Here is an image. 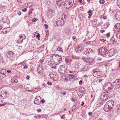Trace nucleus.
<instances>
[{
	"mask_svg": "<svg viewBox=\"0 0 120 120\" xmlns=\"http://www.w3.org/2000/svg\"><path fill=\"white\" fill-rule=\"evenodd\" d=\"M114 104V102L112 100H110L108 101L105 105L104 107V110L105 112L109 111L110 109L113 107Z\"/></svg>",
	"mask_w": 120,
	"mask_h": 120,
	"instance_id": "1",
	"label": "nucleus"
},
{
	"mask_svg": "<svg viewBox=\"0 0 120 120\" xmlns=\"http://www.w3.org/2000/svg\"><path fill=\"white\" fill-rule=\"evenodd\" d=\"M74 2V0H66L64 3V5L66 9H68L72 6Z\"/></svg>",
	"mask_w": 120,
	"mask_h": 120,
	"instance_id": "2",
	"label": "nucleus"
},
{
	"mask_svg": "<svg viewBox=\"0 0 120 120\" xmlns=\"http://www.w3.org/2000/svg\"><path fill=\"white\" fill-rule=\"evenodd\" d=\"M99 54L103 57L106 55V52L107 50L105 48L102 47L98 49Z\"/></svg>",
	"mask_w": 120,
	"mask_h": 120,
	"instance_id": "3",
	"label": "nucleus"
},
{
	"mask_svg": "<svg viewBox=\"0 0 120 120\" xmlns=\"http://www.w3.org/2000/svg\"><path fill=\"white\" fill-rule=\"evenodd\" d=\"M110 94L107 92H103L100 95V98L102 100L104 101L110 97Z\"/></svg>",
	"mask_w": 120,
	"mask_h": 120,
	"instance_id": "4",
	"label": "nucleus"
},
{
	"mask_svg": "<svg viewBox=\"0 0 120 120\" xmlns=\"http://www.w3.org/2000/svg\"><path fill=\"white\" fill-rule=\"evenodd\" d=\"M112 88V84L109 82L106 83L104 85L103 88L105 91H108L110 90Z\"/></svg>",
	"mask_w": 120,
	"mask_h": 120,
	"instance_id": "5",
	"label": "nucleus"
},
{
	"mask_svg": "<svg viewBox=\"0 0 120 120\" xmlns=\"http://www.w3.org/2000/svg\"><path fill=\"white\" fill-rule=\"evenodd\" d=\"M114 88L118 89L120 87V79H116L113 83Z\"/></svg>",
	"mask_w": 120,
	"mask_h": 120,
	"instance_id": "6",
	"label": "nucleus"
},
{
	"mask_svg": "<svg viewBox=\"0 0 120 120\" xmlns=\"http://www.w3.org/2000/svg\"><path fill=\"white\" fill-rule=\"evenodd\" d=\"M56 24L58 26H63L65 23V21L62 19H58L56 20Z\"/></svg>",
	"mask_w": 120,
	"mask_h": 120,
	"instance_id": "7",
	"label": "nucleus"
},
{
	"mask_svg": "<svg viewBox=\"0 0 120 120\" xmlns=\"http://www.w3.org/2000/svg\"><path fill=\"white\" fill-rule=\"evenodd\" d=\"M65 66L64 65H61L60 66L58 69V71L60 74H63L65 71Z\"/></svg>",
	"mask_w": 120,
	"mask_h": 120,
	"instance_id": "8",
	"label": "nucleus"
},
{
	"mask_svg": "<svg viewBox=\"0 0 120 120\" xmlns=\"http://www.w3.org/2000/svg\"><path fill=\"white\" fill-rule=\"evenodd\" d=\"M115 51L114 49H110L108 52L107 54L110 57H111L114 55Z\"/></svg>",
	"mask_w": 120,
	"mask_h": 120,
	"instance_id": "9",
	"label": "nucleus"
},
{
	"mask_svg": "<svg viewBox=\"0 0 120 120\" xmlns=\"http://www.w3.org/2000/svg\"><path fill=\"white\" fill-rule=\"evenodd\" d=\"M7 93L6 92H5L4 91H2L0 93V96L1 97V98L2 99H4L7 97Z\"/></svg>",
	"mask_w": 120,
	"mask_h": 120,
	"instance_id": "10",
	"label": "nucleus"
},
{
	"mask_svg": "<svg viewBox=\"0 0 120 120\" xmlns=\"http://www.w3.org/2000/svg\"><path fill=\"white\" fill-rule=\"evenodd\" d=\"M39 98L41 99V98L39 96H37L36 97L34 101V103L35 104L39 105L41 103V101H39L38 99Z\"/></svg>",
	"mask_w": 120,
	"mask_h": 120,
	"instance_id": "11",
	"label": "nucleus"
},
{
	"mask_svg": "<svg viewBox=\"0 0 120 120\" xmlns=\"http://www.w3.org/2000/svg\"><path fill=\"white\" fill-rule=\"evenodd\" d=\"M43 69L41 65H39L37 69V71L38 73L40 74H42L43 73Z\"/></svg>",
	"mask_w": 120,
	"mask_h": 120,
	"instance_id": "12",
	"label": "nucleus"
},
{
	"mask_svg": "<svg viewBox=\"0 0 120 120\" xmlns=\"http://www.w3.org/2000/svg\"><path fill=\"white\" fill-rule=\"evenodd\" d=\"M101 71H98L97 72H95L94 73H93V74L94 76L96 77H99L101 75Z\"/></svg>",
	"mask_w": 120,
	"mask_h": 120,
	"instance_id": "13",
	"label": "nucleus"
},
{
	"mask_svg": "<svg viewBox=\"0 0 120 120\" xmlns=\"http://www.w3.org/2000/svg\"><path fill=\"white\" fill-rule=\"evenodd\" d=\"M64 1V0H57V4L58 6H60L63 4Z\"/></svg>",
	"mask_w": 120,
	"mask_h": 120,
	"instance_id": "14",
	"label": "nucleus"
},
{
	"mask_svg": "<svg viewBox=\"0 0 120 120\" xmlns=\"http://www.w3.org/2000/svg\"><path fill=\"white\" fill-rule=\"evenodd\" d=\"M115 17L117 20L120 21V11H118L116 12Z\"/></svg>",
	"mask_w": 120,
	"mask_h": 120,
	"instance_id": "15",
	"label": "nucleus"
},
{
	"mask_svg": "<svg viewBox=\"0 0 120 120\" xmlns=\"http://www.w3.org/2000/svg\"><path fill=\"white\" fill-rule=\"evenodd\" d=\"M64 32L66 34H69L70 33L71 29L70 28L68 27H65L64 29Z\"/></svg>",
	"mask_w": 120,
	"mask_h": 120,
	"instance_id": "16",
	"label": "nucleus"
},
{
	"mask_svg": "<svg viewBox=\"0 0 120 120\" xmlns=\"http://www.w3.org/2000/svg\"><path fill=\"white\" fill-rule=\"evenodd\" d=\"M13 52L11 51L8 52L6 54V56L8 58H10L11 56L13 55Z\"/></svg>",
	"mask_w": 120,
	"mask_h": 120,
	"instance_id": "17",
	"label": "nucleus"
},
{
	"mask_svg": "<svg viewBox=\"0 0 120 120\" xmlns=\"http://www.w3.org/2000/svg\"><path fill=\"white\" fill-rule=\"evenodd\" d=\"M86 53H92L94 52V51L93 49L91 48H88L86 49Z\"/></svg>",
	"mask_w": 120,
	"mask_h": 120,
	"instance_id": "18",
	"label": "nucleus"
},
{
	"mask_svg": "<svg viewBox=\"0 0 120 120\" xmlns=\"http://www.w3.org/2000/svg\"><path fill=\"white\" fill-rule=\"evenodd\" d=\"M56 56L57 57V60L58 61L59 63H60L61 62L62 60L61 56H59L58 54H56Z\"/></svg>",
	"mask_w": 120,
	"mask_h": 120,
	"instance_id": "19",
	"label": "nucleus"
},
{
	"mask_svg": "<svg viewBox=\"0 0 120 120\" xmlns=\"http://www.w3.org/2000/svg\"><path fill=\"white\" fill-rule=\"evenodd\" d=\"M6 70L5 69H2L0 71V73L1 74L3 75V76L4 78L5 77L6 75H5L6 73Z\"/></svg>",
	"mask_w": 120,
	"mask_h": 120,
	"instance_id": "20",
	"label": "nucleus"
},
{
	"mask_svg": "<svg viewBox=\"0 0 120 120\" xmlns=\"http://www.w3.org/2000/svg\"><path fill=\"white\" fill-rule=\"evenodd\" d=\"M89 68L88 65L87 64L82 69V70L83 71H85L88 70Z\"/></svg>",
	"mask_w": 120,
	"mask_h": 120,
	"instance_id": "21",
	"label": "nucleus"
},
{
	"mask_svg": "<svg viewBox=\"0 0 120 120\" xmlns=\"http://www.w3.org/2000/svg\"><path fill=\"white\" fill-rule=\"evenodd\" d=\"M83 47L81 46H78L77 48V51L79 52L82 51L83 50Z\"/></svg>",
	"mask_w": 120,
	"mask_h": 120,
	"instance_id": "22",
	"label": "nucleus"
},
{
	"mask_svg": "<svg viewBox=\"0 0 120 120\" xmlns=\"http://www.w3.org/2000/svg\"><path fill=\"white\" fill-rule=\"evenodd\" d=\"M7 28H4L2 29L1 30V31H0V33H4V34H6L7 33Z\"/></svg>",
	"mask_w": 120,
	"mask_h": 120,
	"instance_id": "23",
	"label": "nucleus"
},
{
	"mask_svg": "<svg viewBox=\"0 0 120 120\" xmlns=\"http://www.w3.org/2000/svg\"><path fill=\"white\" fill-rule=\"evenodd\" d=\"M114 27L115 28L117 29H120V23H117L115 25Z\"/></svg>",
	"mask_w": 120,
	"mask_h": 120,
	"instance_id": "24",
	"label": "nucleus"
},
{
	"mask_svg": "<svg viewBox=\"0 0 120 120\" xmlns=\"http://www.w3.org/2000/svg\"><path fill=\"white\" fill-rule=\"evenodd\" d=\"M79 92L85 93V89L83 87L80 88L79 89Z\"/></svg>",
	"mask_w": 120,
	"mask_h": 120,
	"instance_id": "25",
	"label": "nucleus"
},
{
	"mask_svg": "<svg viewBox=\"0 0 120 120\" xmlns=\"http://www.w3.org/2000/svg\"><path fill=\"white\" fill-rule=\"evenodd\" d=\"M20 38L22 39L23 40H24L26 38V37L25 35L24 34H21L19 36Z\"/></svg>",
	"mask_w": 120,
	"mask_h": 120,
	"instance_id": "26",
	"label": "nucleus"
},
{
	"mask_svg": "<svg viewBox=\"0 0 120 120\" xmlns=\"http://www.w3.org/2000/svg\"><path fill=\"white\" fill-rule=\"evenodd\" d=\"M78 95L79 97L81 98L85 94V93H83L82 92H78Z\"/></svg>",
	"mask_w": 120,
	"mask_h": 120,
	"instance_id": "27",
	"label": "nucleus"
},
{
	"mask_svg": "<svg viewBox=\"0 0 120 120\" xmlns=\"http://www.w3.org/2000/svg\"><path fill=\"white\" fill-rule=\"evenodd\" d=\"M44 47V46L43 45H42L41 47L38 48V49L39 50H40V52H41L43 50V49Z\"/></svg>",
	"mask_w": 120,
	"mask_h": 120,
	"instance_id": "28",
	"label": "nucleus"
},
{
	"mask_svg": "<svg viewBox=\"0 0 120 120\" xmlns=\"http://www.w3.org/2000/svg\"><path fill=\"white\" fill-rule=\"evenodd\" d=\"M23 40L22 39L19 38V39L17 41V42L19 44L21 43L22 42Z\"/></svg>",
	"mask_w": 120,
	"mask_h": 120,
	"instance_id": "29",
	"label": "nucleus"
},
{
	"mask_svg": "<svg viewBox=\"0 0 120 120\" xmlns=\"http://www.w3.org/2000/svg\"><path fill=\"white\" fill-rule=\"evenodd\" d=\"M57 50L58 51L61 52H63L62 49L60 47H58L57 48Z\"/></svg>",
	"mask_w": 120,
	"mask_h": 120,
	"instance_id": "30",
	"label": "nucleus"
},
{
	"mask_svg": "<svg viewBox=\"0 0 120 120\" xmlns=\"http://www.w3.org/2000/svg\"><path fill=\"white\" fill-rule=\"evenodd\" d=\"M88 58H86L84 57H82V59L83 60L86 62H88Z\"/></svg>",
	"mask_w": 120,
	"mask_h": 120,
	"instance_id": "31",
	"label": "nucleus"
},
{
	"mask_svg": "<svg viewBox=\"0 0 120 120\" xmlns=\"http://www.w3.org/2000/svg\"><path fill=\"white\" fill-rule=\"evenodd\" d=\"M74 65L75 68H78L79 67L78 65L76 62H75Z\"/></svg>",
	"mask_w": 120,
	"mask_h": 120,
	"instance_id": "32",
	"label": "nucleus"
},
{
	"mask_svg": "<svg viewBox=\"0 0 120 120\" xmlns=\"http://www.w3.org/2000/svg\"><path fill=\"white\" fill-rule=\"evenodd\" d=\"M117 4L118 7L120 8V0H117Z\"/></svg>",
	"mask_w": 120,
	"mask_h": 120,
	"instance_id": "33",
	"label": "nucleus"
},
{
	"mask_svg": "<svg viewBox=\"0 0 120 120\" xmlns=\"http://www.w3.org/2000/svg\"><path fill=\"white\" fill-rule=\"evenodd\" d=\"M116 108L118 110V112L120 111V104L116 106Z\"/></svg>",
	"mask_w": 120,
	"mask_h": 120,
	"instance_id": "34",
	"label": "nucleus"
},
{
	"mask_svg": "<svg viewBox=\"0 0 120 120\" xmlns=\"http://www.w3.org/2000/svg\"><path fill=\"white\" fill-rule=\"evenodd\" d=\"M110 41L111 42H116V41H115V39H114V37H112V38H111V39L110 40Z\"/></svg>",
	"mask_w": 120,
	"mask_h": 120,
	"instance_id": "35",
	"label": "nucleus"
},
{
	"mask_svg": "<svg viewBox=\"0 0 120 120\" xmlns=\"http://www.w3.org/2000/svg\"><path fill=\"white\" fill-rule=\"evenodd\" d=\"M38 20V19L37 18H33L32 20V22H35L37 21Z\"/></svg>",
	"mask_w": 120,
	"mask_h": 120,
	"instance_id": "36",
	"label": "nucleus"
},
{
	"mask_svg": "<svg viewBox=\"0 0 120 120\" xmlns=\"http://www.w3.org/2000/svg\"><path fill=\"white\" fill-rule=\"evenodd\" d=\"M104 1L103 0H100L99 2L101 4H104Z\"/></svg>",
	"mask_w": 120,
	"mask_h": 120,
	"instance_id": "37",
	"label": "nucleus"
},
{
	"mask_svg": "<svg viewBox=\"0 0 120 120\" xmlns=\"http://www.w3.org/2000/svg\"><path fill=\"white\" fill-rule=\"evenodd\" d=\"M5 7L4 6H0V8L1 10H3L5 9Z\"/></svg>",
	"mask_w": 120,
	"mask_h": 120,
	"instance_id": "38",
	"label": "nucleus"
},
{
	"mask_svg": "<svg viewBox=\"0 0 120 120\" xmlns=\"http://www.w3.org/2000/svg\"><path fill=\"white\" fill-rule=\"evenodd\" d=\"M27 8H26L23 9L22 10V11L24 12H26L27 10Z\"/></svg>",
	"mask_w": 120,
	"mask_h": 120,
	"instance_id": "39",
	"label": "nucleus"
},
{
	"mask_svg": "<svg viewBox=\"0 0 120 120\" xmlns=\"http://www.w3.org/2000/svg\"><path fill=\"white\" fill-rule=\"evenodd\" d=\"M106 37L107 38H108L110 36V33H107L106 34Z\"/></svg>",
	"mask_w": 120,
	"mask_h": 120,
	"instance_id": "40",
	"label": "nucleus"
},
{
	"mask_svg": "<svg viewBox=\"0 0 120 120\" xmlns=\"http://www.w3.org/2000/svg\"><path fill=\"white\" fill-rule=\"evenodd\" d=\"M98 70V69H94L93 70V73H94L95 72H97L98 71H97V70Z\"/></svg>",
	"mask_w": 120,
	"mask_h": 120,
	"instance_id": "41",
	"label": "nucleus"
},
{
	"mask_svg": "<svg viewBox=\"0 0 120 120\" xmlns=\"http://www.w3.org/2000/svg\"><path fill=\"white\" fill-rule=\"evenodd\" d=\"M47 84L49 85H51L52 84V83L50 82H47Z\"/></svg>",
	"mask_w": 120,
	"mask_h": 120,
	"instance_id": "42",
	"label": "nucleus"
},
{
	"mask_svg": "<svg viewBox=\"0 0 120 120\" xmlns=\"http://www.w3.org/2000/svg\"><path fill=\"white\" fill-rule=\"evenodd\" d=\"M61 93L64 95H65L66 94V93L65 92H61Z\"/></svg>",
	"mask_w": 120,
	"mask_h": 120,
	"instance_id": "43",
	"label": "nucleus"
},
{
	"mask_svg": "<svg viewBox=\"0 0 120 120\" xmlns=\"http://www.w3.org/2000/svg\"><path fill=\"white\" fill-rule=\"evenodd\" d=\"M44 26L46 29H47L48 28V25L46 24H45L44 25Z\"/></svg>",
	"mask_w": 120,
	"mask_h": 120,
	"instance_id": "44",
	"label": "nucleus"
},
{
	"mask_svg": "<svg viewBox=\"0 0 120 120\" xmlns=\"http://www.w3.org/2000/svg\"><path fill=\"white\" fill-rule=\"evenodd\" d=\"M91 61L90 62V64H91V63H94V60L93 59H91Z\"/></svg>",
	"mask_w": 120,
	"mask_h": 120,
	"instance_id": "45",
	"label": "nucleus"
},
{
	"mask_svg": "<svg viewBox=\"0 0 120 120\" xmlns=\"http://www.w3.org/2000/svg\"><path fill=\"white\" fill-rule=\"evenodd\" d=\"M82 80L80 81L79 82V84L82 85Z\"/></svg>",
	"mask_w": 120,
	"mask_h": 120,
	"instance_id": "46",
	"label": "nucleus"
},
{
	"mask_svg": "<svg viewBox=\"0 0 120 120\" xmlns=\"http://www.w3.org/2000/svg\"><path fill=\"white\" fill-rule=\"evenodd\" d=\"M79 58V57L77 56H73V58L76 59H78Z\"/></svg>",
	"mask_w": 120,
	"mask_h": 120,
	"instance_id": "47",
	"label": "nucleus"
},
{
	"mask_svg": "<svg viewBox=\"0 0 120 120\" xmlns=\"http://www.w3.org/2000/svg\"><path fill=\"white\" fill-rule=\"evenodd\" d=\"M63 16H64V18L65 19V18H66V16H65V15H62V18H61V19H63Z\"/></svg>",
	"mask_w": 120,
	"mask_h": 120,
	"instance_id": "48",
	"label": "nucleus"
},
{
	"mask_svg": "<svg viewBox=\"0 0 120 120\" xmlns=\"http://www.w3.org/2000/svg\"><path fill=\"white\" fill-rule=\"evenodd\" d=\"M65 114H63L62 115V116H61V119H64V116Z\"/></svg>",
	"mask_w": 120,
	"mask_h": 120,
	"instance_id": "49",
	"label": "nucleus"
},
{
	"mask_svg": "<svg viewBox=\"0 0 120 120\" xmlns=\"http://www.w3.org/2000/svg\"><path fill=\"white\" fill-rule=\"evenodd\" d=\"M105 31V30H100V32L101 33H102L104 32Z\"/></svg>",
	"mask_w": 120,
	"mask_h": 120,
	"instance_id": "50",
	"label": "nucleus"
},
{
	"mask_svg": "<svg viewBox=\"0 0 120 120\" xmlns=\"http://www.w3.org/2000/svg\"><path fill=\"white\" fill-rule=\"evenodd\" d=\"M80 9L82 11H83L84 10V8H83L82 7H80Z\"/></svg>",
	"mask_w": 120,
	"mask_h": 120,
	"instance_id": "51",
	"label": "nucleus"
},
{
	"mask_svg": "<svg viewBox=\"0 0 120 120\" xmlns=\"http://www.w3.org/2000/svg\"><path fill=\"white\" fill-rule=\"evenodd\" d=\"M41 102L42 103H44V102H45V100H44V99H42L41 100Z\"/></svg>",
	"mask_w": 120,
	"mask_h": 120,
	"instance_id": "52",
	"label": "nucleus"
},
{
	"mask_svg": "<svg viewBox=\"0 0 120 120\" xmlns=\"http://www.w3.org/2000/svg\"><path fill=\"white\" fill-rule=\"evenodd\" d=\"M37 38H39L40 37V34H39L38 33V34L36 36Z\"/></svg>",
	"mask_w": 120,
	"mask_h": 120,
	"instance_id": "53",
	"label": "nucleus"
},
{
	"mask_svg": "<svg viewBox=\"0 0 120 120\" xmlns=\"http://www.w3.org/2000/svg\"><path fill=\"white\" fill-rule=\"evenodd\" d=\"M41 109H39L37 110V111L38 112H41Z\"/></svg>",
	"mask_w": 120,
	"mask_h": 120,
	"instance_id": "54",
	"label": "nucleus"
},
{
	"mask_svg": "<svg viewBox=\"0 0 120 120\" xmlns=\"http://www.w3.org/2000/svg\"><path fill=\"white\" fill-rule=\"evenodd\" d=\"M91 12L92 11L90 10H89V11L87 12V13H88L89 14L91 13Z\"/></svg>",
	"mask_w": 120,
	"mask_h": 120,
	"instance_id": "55",
	"label": "nucleus"
},
{
	"mask_svg": "<svg viewBox=\"0 0 120 120\" xmlns=\"http://www.w3.org/2000/svg\"><path fill=\"white\" fill-rule=\"evenodd\" d=\"M100 40L101 41H103V42H105L106 41V40L104 39H101Z\"/></svg>",
	"mask_w": 120,
	"mask_h": 120,
	"instance_id": "56",
	"label": "nucleus"
},
{
	"mask_svg": "<svg viewBox=\"0 0 120 120\" xmlns=\"http://www.w3.org/2000/svg\"><path fill=\"white\" fill-rule=\"evenodd\" d=\"M28 68V67L26 65L24 66L23 67L24 69H27Z\"/></svg>",
	"mask_w": 120,
	"mask_h": 120,
	"instance_id": "57",
	"label": "nucleus"
},
{
	"mask_svg": "<svg viewBox=\"0 0 120 120\" xmlns=\"http://www.w3.org/2000/svg\"><path fill=\"white\" fill-rule=\"evenodd\" d=\"M6 104H0V106H4Z\"/></svg>",
	"mask_w": 120,
	"mask_h": 120,
	"instance_id": "58",
	"label": "nucleus"
},
{
	"mask_svg": "<svg viewBox=\"0 0 120 120\" xmlns=\"http://www.w3.org/2000/svg\"><path fill=\"white\" fill-rule=\"evenodd\" d=\"M26 78L27 79H29L30 78V76L29 75H28L26 77Z\"/></svg>",
	"mask_w": 120,
	"mask_h": 120,
	"instance_id": "59",
	"label": "nucleus"
},
{
	"mask_svg": "<svg viewBox=\"0 0 120 120\" xmlns=\"http://www.w3.org/2000/svg\"><path fill=\"white\" fill-rule=\"evenodd\" d=\"M76 37H75V36H73L72 39L73 40H74V39H76Z\"/></svg>",
	"mask_w": 120,
	"mask_h": 120,
	"instance_id": "60",
	"label": "nucleus"
},
{
	"mask_svg": "<svg viewBox=\"0 0 120 120\" xmlns=\"http://www.w3.org/2000/svg\"><path fill=\"white\" fill-rule=\"evenodd\" d=\"M17 13L18 15H20L21 14V12L20 11L18 12Z\"/></svg>",
	"mask_w": 120,
	"mask_h": 120,
	"instance_id": "61",
	"label": "nucleus"
},
{
	"mask_svg": "<svg viewBox=\"0 0 120 120\" xmlns=\"http://www.w3.org/2000/svg\"><path fill=\"white\" fill-rule=\"evenodd\" d=\"M102 79H99L98 80V82H100L102 81Z\"/></svg>",
	"mask_w": 120,
	"mask_h": 120,
	"instance_id": "62",
	"label": "nucleus"
},
{
	"mask_svg": "<svg viewBox=\"0 0 120 120\" xmlns=\"http://www.w3.org/2000/svg\"><path fill=\"white\" fill-rule=\"evenodd\" d=\"M51 68H54V69H56V66H52L51 67Z\"/></svg>",
	"mask_w": 120,
	"mask_h": 120,
	"instance_id": "63",
	"label": "nucleus"
},
{
	"mask_svg": "<svg viewBox=\"0 0 120 120\" xmlns=\"http://www.w3.org/2000/svg\"><path fill=\"white\" fill-rule=\"evenodd\" d=\"M92 112H89L88 113V114L89 115H90L92 114Z\"/></svg>",
	"mask_w": 120,
	"mask_h": 120,
	"instance_id": "64",
	"label": "nucleus"
}]
</instances>
